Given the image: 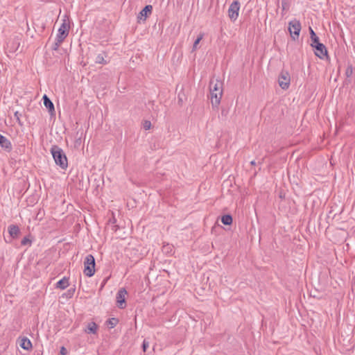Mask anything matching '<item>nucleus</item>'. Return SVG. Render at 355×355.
Returning a JSON list of instances; mask_svg holds the SVG:
<instances>
[{
  "mask_svg": "<svg viewBox=\"0 0 355 355\" xmlns=\"http://www.w3.org/2000/svg\"><path fill=\"white\" fill-rule=\"evenodd\" d=\"M209 89L212 106L217 107L223 96V83L218 80H211L209 84Z\"/></svg>",
  "mask_w": 355,
  "mask_h": 355,
  "instance_id": "1",
  "label": "nucleus"
},
{
  "mask_svg": "<svg viewBox=\"0 0 355 355\" xmlns=\"http://www.w3.org/2000/svg\"><path fill=\"white\" fill-rule=\"evenodd\" d=\"M70 28V21L67 17L64 16L62 19V24L58 28L56 36V48H58L64 40L67 37Z\"/></svg>",
  "mask_w": 355,
  "mask_h": 355,
  "instance_id": "2",
  "label": "nucleus"
},
{
  "mask_svg": "<svg viewBox=\"0 0 355 355\" xmlns=\"http://www.w3.org/2000/svg\"><path fill=\"white\" fill-rule=\"evenodd\" d=\"M51 153L55 164L64 169L67 167V159L63 150L58 146H53Z\"/></svg>",
  "mask_w": 355,
  "mask_h": 355,
  "instance_id": "3",
  "label": "nucleus"
},
{
  "mask_svg": "<svg viewBox=\"0 0 355 355\" xmlns=\"http://www.w3.org/2000/svg\"><path fill=\"white\" fill-rule=\"evenodd\" d=\"M301 31V24L297 19L291 20L288 23V31L293 40L298 39Z\"/></svg>",
  "mask_w": 355,
  "mask_h": 355,
  "instance_id": "4",
  "label": "nucleus"
},
{
  "mask_svg": "<svg viewBox=\"0 0 355 355\" xmlns=\"http://www.w3.org/2000/svg\"><path fill=\"white\" fill-rule=\"evenodd\" d=\"M311 46L315 49V55L320 59H324L327 56V51L325 46L319 42L311 44Z\"/></svg>",
  "mask_w": 355,
  "mask_h": 355,
  "instance_id": "5",
  "label": "nucleus"
},
{
  "mask_svg": "<svg viewBox=\"0 0 355 355\" xmlns=\"http://www.w3.org/2000/svg\"><path fill=\"white\" fill-rule=\"evenodd\" d=\"M240 3L238 1H233L228 9V16L232 21H235L239 17Z\"/></svg>",
  "mask_w": 355,
  "mask_h": 355,
  "instance_id": "6",
  "label": "nucleus"
},
{
  "mask_svg": "<svg viewBox=\"0 0 355 355\" xmlns=\"http://www.w3.org/2000/svg\"><path fill=\"white\" fill-rule=\"evenodd\" d=\"M126 295L127 291L124 288H121L119 290L116 296V303L119 308L123 309L125 307Z\"/></svg>",
  "mask_w": 355,
  "mask_h": 355,
  "instance_id": "7",
  "label": "nucleus"
},
{
  "mask_svg": "<svg viewBox=\"0 0 355 355\" xmlns=\"http://www.w3.org/2000/svg\"><path fill=\"white\" fill-rule=\"evenodd\" d=\"M279 87L283 89H287L290 85V75L287 71H282L278 79Z\"/></svg>",
  "mask_w": 355,
  "mask_h": 355,
  "instance_id": "8",
  "label": "nucleus"
},
{
  "mask_svg": "<svg viewBox=\"0 0 355 355\" xmlns=\"http://www.w3.org/2000/svg\"><path fill=\"white\" fill-rule=\"evenodd\" d=\"M0 146L7 152H10L12 149L11 142L4 136L0 134Z\"/></svg>",
  "mask_w": 355,
  "mask_h": 355,
  "instance_id": "9",
  "label": "nucleus"
},
{
  "mask_svg": "<svg viewBox=\"0 0 355 355\" xmlns=\"http://www.w3.org/2000/svg\"><path fill=\"white\" fill-rule=\"evenodd\" d=\"M153 6L150 5L146 6L144 8L139 12V18L140 19L146 20L147 16L151 13Z\"/></svg>",
  "mask_w": 355,
  "mask_h": 355,
  "instance_id": "10",
  "label": "nucleus"
},
{
  "mask_svg": "<svg viewBox=\"0 0 355 355\" xmlns=\"http://www.w3.org/2000/svg\"><path fill=\"white\" fill-rule=\"evenodd\" d=\"M43 101L44 106L49 110V112L51 114H53L55 112V108L52 101L48 98L46 95H44Z\"/></svg>",
  "mask_w": 355,
  "mask_h": 355,
  "instance_id": "11",
  "label": "nucleus"
},
{
  "mask_svg": "<svg viewBox=\"0 0 355 355\" xmlns=\"http://www.w3.org/2000/svg\"><path fill=\"white\" fill-rule=\"evenodd\" d=\"M69 285V278L64 277L56 283L55 288L63 290L68 287Z\"/></svg>",
  "mask_w": 355,
  "mask_h": 355,
  "instance_id": "12",
  "label": "nucleus"
},
{
  "mask_svg": "<svg viewBox=\"0 0 355 355\" xmlns=\"http://www.w3.org/2000/svg\"><path fill=\"white\" fill-rule=\"evenodd\" d=\"M20 347L26 350H29L32 348V343L27 338H23L20 341Z\"/></svg>",
  "mask_w": 355,
  "mask_h": 355,
  "instance_id": "13",
  "label": "nucleus"
},
{
  "mask_svg": "<svg viewBox=\"0 0 355 355\" xmlns=\"http://www.w3.org/2000/svg\"><path fill=\"white\" fill-rule=\"evenodd\" d=\"M8 232L12 237L15 238L19 234V229L17 226L12 225L8 227Z\"/></svg>",
  "mask_w": 355,
  "mask_h": 355,
  "instance_id": "14",
  "label": "nucleus"
},
{
  "mask_svg": "<svg viewBox=\"0 0 355 355\" xmlns=\"http://www.w3.org/2000/svg\"><path fill=\"white\" fill-rule=\"evenodd\" d=\"M221 222L224 225H230L232 223V217L229 214L224 215L221 218Z\"/></svg>",
  "mask_w": 355,
  "mask_h": 355,
  "instance_id": "15",
  "label": "nucleus"
},
{
  "mask_svg": "<svg viewBox=\"0 0 355 355\" xmlns=\"http://www.w3.org/2000/svg\"><path fill=\"white\" fill-rule=\"evenodd\" d=\"M84 268V275L87 277H89V255L85 257Z\"/></svg>",
  "mask_w": 355,
  "mask_h": 355,
  "instance_id": "16",
  "label": "nucleus"
},
{
  "mask_svg": "<svg viewBox=\"0 0 355 355\" xmlns=\"http://www.w3.org/2000/svg\"><path fill=\"white\" fill-rule=\"evenodd\" d=\"M309 31H310L311 40V44H315L317 42H319L318 37L315 35V32L311 27L309 28Z\"/></svg>",
  "mask_w": 355,
  "mask_h": 355,
  "instance_id": "17",
  "label": "nucleus"
},
{
  "mask_svg": "<svg viewBox=\"0 0 355 355\" xmlns=\"http://www.w3.org/2000/svg\"><path fill=\"white\" fill-rule=\"evenodd\" d=\"M202 38H203V34H200L193 43V51H196L198 49V45L200 43V42L202 40Z\"/></svg>",
  "mask_w": 355,
  "mask_h": 355,
  "instance_id": "18",
  "label": "nucleus"
},
{
  "mask_svg": "<svg viewBox=\"0 0 355 355\" xmlns=\"http://www.w3.org/2000/svg\"><path fill=\"white\" fill-rule=\"evenodd\" d=\"M142 127L146 130H150L151 128V122L148 120L144 121L142 123Z\"/></svg>",
  "mask_w": 355,
  "mask_h": 355,
  "instance_id": "19",
  "label": "nucleus"
},
{
  "mask_svg": "<svg viewBox=\"0 0 355 355\" xmlns=\"http://www.w3.org/2000/svg\"><path fill=\"white\" fill-rule=\"evenodd\" d=\"M172 250H173V246L171 245L167 244L166 245H164V247H163V252L165 253L171 252Z\"/></svg>",
  "mask_w": 355,
  "mask_h": 355,
  "instance_id": "20",
  "label": "nucleus"
},
{
  "mask_svg": "<svg viewBox=\"0 0 355 355\" xmlns=\"http://www.w3.org/2000/svg\"><path fill=\"white\" fill-rule=\"evenodd\" d=\"M96 62L97 63H99V64H103L105 63V60H104V55L103 54H99L96 58Z\"/></svg>",
  "mask_w": 355,
  "mask_h": 355,
  "instance_id": "21",
  "label": "nucleus"
},
{
  "mask_svg": "<svg viewBox=\"0 0 355 355\" xmlns=\"http://www.w3.org/2000/svg\"><path fill=\"white\" fill-rule=\"evenodd\" d=\"M97 329V326L95 323H90V333H96Z\"/></svg>",
  "mask_w": 355,
  "mask_h": 355,
  "instance_id": "22",
  "label": "nucleus"
},
{
  "mask_svg": "<svg viewBox=\"0 0 355 355\" xmlns=\"http://www.w3.org/2000/svg\"><path fill=\"white\" fill-rule=\"evenodd\" d=\"M148 347H149V343L148 341H146V340H144L143 342V345H142V348H143L144 352H146Z\"/></svg>",
  "mask_w": 355,
  "mask_h": 355,
  "instance_id": "23",
  "label": "nucleus"
},
{
  "mask_svg": "<svg viewBox=\"0 0 355 355\" xmlns=\"http://www.w3.org/2000/svg\"><path fill=\"white\" fill-rule=\"evenodd\" d=\"M116 324V320L114 318H112L111 320H110L109 324L110 325L111 328H113L114 327H115Z\"/></svg>",
  "mask_w": 355,
  "mask_h": 355,
  "instance_id": "24",
  "label": "nucleus"
},
{
  "mask_svg": "<svg viewBox=\"0 0 355 355\" xmlns=\"http://www.w3.org/2000/svg\"><path fill=\"white\" fill-rule=\"evenodd\" d=\"M60 354L61 355H67V349L64 347H62L60 348Z\"/></svg>",
  "mask_w": 355,
  "mask_h": 355,
  "instance_id": "25",
  "label": "nucleus"
},
{
  "mask_svg": "<svg viewBox=\"0 0 355 355\" xmlns=\"http://www.w3.org/2000/svg\"><path fill=\"white\" fill-rule=\"evenodd\" d=\"M31 243L30 240L26 237L24 238L21 241V245H25L28 243Z\"/></svg>",
  "mask_w": 355,
  "mask_h": 355,
  "instance_id": "26",
  "label": "nucleus"
},
{
  "mask_svg": "<svg viewBox=\"0 0 355 355\" xmlns=\"http://www.w3.org/2000/svg\"><path fill=\"white\" fill-rule=\"evenodd\" d=\"M92 266V267L94 268V266H95V260H94V258L93 256L90 255V266Z\"/></svg>",
  "mask_w": 355,
  "mask_h": 355,
  "instance_id": "27",
  "label": "nucleus"
},
{
  "mask_svg": "<svg viewBox=\"0 0 355 355\" xmlns=\"http://www.w3.org/2000/svg\"><path fill=\"white\" fill-rule=\"evenodd\" d=\"M352 72V70L351 68H347L346 70V74L347 76H349Z\"/></svg>",
  "mask_w": 355,
  "mask_h": 355,
  "instance_id": "28",
  "label": "nucleus"
},
{
  "mask_svg": "<svg viewBox=\"0 0 355 355\" xmlns=\"http://www.w3.org/2000/svg\"><path fill=\"white\" fill-rule=\"evenodd\" d=\"M94 270L92 269L91 267H90V277L93 276L94 274Z\"/></svg>",
  "mask_w": 355,
  "mask_h": 355,
  "instance_id": "29",
  "label": "nucleus"
},
{
  "mask_svg": "<svg viewBox=\"0 0 355 355\" xmlns=\"http://www.w3.org/2000/svg\"><path fill=\"white\" fill-rule=\"evenodd\" d=\"M53 48L54 50H57L58 49V48H56V42H55L54 46H53Z\"/></svg>",
  "mask_w": 355,
  "mask_h": 355,
  "instance_id": "30",
  "label": "nucleus"
},
{
  "mask_svg": "<svg viewBox=\"0 0 355 355\" xmlns=\"http://www.w3.org/2000/svg\"><path fill=\"white\" fill-rule=\"evenodd\" d=\"M282 7H283V9L285 10L286 9V6L284 4V2H282Z\"/></svg>",
  "mask_w": 355,
  "mask_h": 355,
  "instance_id": "31",
  "label": "nucleus"
},
{
  "mask_svg": "<svg viewBox=\"0 0 355 355\" xmlns=\"http://www.w3.org/2000/svg\"><path fill=\"white\" fill-rule=\"evenodd\" d=\"M251 164H254V161L251 162Z\"/></svg>",
  "mask_w": 355,
  "mask_h": 355,
  "instance_id": "32",
  "label": "nucleus"
}]
</instances>
